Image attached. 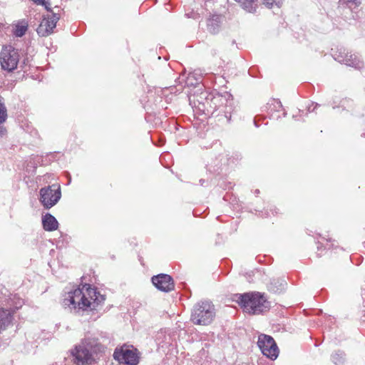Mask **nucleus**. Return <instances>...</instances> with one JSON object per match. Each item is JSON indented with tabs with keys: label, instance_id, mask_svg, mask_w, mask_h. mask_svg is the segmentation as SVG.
<instances>
[{
	"label": "nucleus",
	"instance_id": "nucleus-2",
	"mask_svg": "<svg viewBox=\"0 0 365 365\" xmlns=\"http://www.w3.org/2000/svg\"><path fill=\"white\" fill-rule=\"evenodd\" d=\"M214 306L209 302L197 303L192 311L191 320L195 324L207 325L211 323L215 316Z\"/></svg>",
	"mask_w": 365,
	"mask_h": 365
},
{
	"label": "nucleus",
	"instance_id": "nucleus-23",
	"mask_svg": "<svg viewBox=\"0 0 365 365\" xmlns=\"http://www.w3.org/2000/svg\"><path fill=\"white\" fill-rule=\"evenodd\" d=\"M318 106H319V104H317V103H316V104L314 105V106L313 107V108H311V106H309V107H308V111H309V112H314V111L315 110L316 108H317V107H318Z\"/></svg>",
	"mask_w": 365,
	"mask_h": 365
},
{
	"label": "nucleus",
	"instance_id": "nucleus-6",
	"mask_svg": "<svg viewBox=\"0 0 365 365\" xmlns=\"http://www.w3.org/2000/svg\"><path fill=\"white\" fill-rule=\"evenodd\" d=\"M257 345L262 353L271 359H275L279 354L278 347L274 339L266 334H260L258 337Z\"/></svg>",
	"mask_w": 365,
	"mask_h": 365
},
{
	"label": "nucleus",
	"instance_id": "nucleus-25",
	"mask_svg": "<svg viewBox=\"0 0 365 365\" xmlns=\"http://www.w3.org/2000/svg\"><path fill=\"white\" fill-rule=\"evenodd\" d=\"M33 1H34L35 3H38V1H40L41 0H32Z\"/></svg>",
	"mask_w": 365,
	"mask_h": 365
},
{
	"label": "nucleus",
	"instance_id": "nucleus-16",
	"mask_svg": "<svg viewBox=\"0 0 365 365\" xmlns=\"http://www.w3.org/2000/svg\"><path fill=\"white\" fill-rule=\"evenodd\" d=\"M85 286H89V284H85ZM87 292H88L89 295H91V293H93V296L95 297V298L93 299V297L91 296V299H93V302H91V304H92L91 307V309H94L96 308V306H95L96 304H98L105 300V297L103 295H101L99 294V292H97L96 290H94L93 289H91L90 287H88V288L87 289Z\"/></svg>",
	"mask_w": 365,
	"mask_h": 365
},
{
	"label": "nucleus",
	"instance_id": "nucleus-5",
	"mask_svg": "<svg viewBox=\"0 0 365 365\" xmlns=\"http://www.w3.org/2000/svg\"><path fill=\"white\" fill-rule=\"evenodd\" d=\"M63 304L65 306L72 305L75 309L78 307L83 310L91 307L92 305L91 302L86 297L85 294L80 288L69 292L67 297L63 299Z\"/></svg>",
	"mask_w": 365,
	"mask_h": 365
},
{
	"label": "nucleus",
	"instance_id": "nucleus-11",
	"mask_svg": "<svg viewBox=\"0 0 365 365\" xmlns=\"http://www.w3.org/2000/svg\"><path fill=\"white\" fill-rule=\"evenodd\" d=\"M152 282L158 290L162 292H169L175 288L173 278L166 274H160L153 277Z\"/></svg>",
	"mask_w": 365,
	"mask_h": 365
},
{
	"label": "nucleus",
	"instance_id": "nucleus-17",
	"mask_svg": "<svg viewBox=\"0 0 365 365\" xmlns=\"http://www.w3.org/2000/svg\"><path fill=\"white\" fill-rule=\"evenodd\" d=\"M7 118V110L4 99L0 96V124L4 123Z\"/></svg>",
	"mask_w": 365,
	"mask_h": 365
},
{
	"label": "nucleus",
	"instance_id": "nucleus-19",
	"mask_svg": "<svg viewBox=\"0 0 365 365\" xmlns=\"http://www.w3.org/2000/svg\"><path fill=\"white\" fill-rule=\"evenodd\" d=\"M38 4H41V5L44 6H45V9H46L48 12H51V14H52L53 13H54V12L52 11L51 8L50 7L51 4H50L49 0H41L40 1H38Z\"/></svg>",
	"mask_w": 365,
	"mask_h": 365
},
{
	"label": "nucleus",
	"instance_id": "nucleus-12",
	"mask_svg": "<svg viewBox=\"0 0 365 365\" xmlns=\"http://www.w3.org/2000/svg\"><path fill=\"white\" fill-rule=\"evenodd\" d=\"M71 354L75 357L77 365H91L93 361L91 353L82 345L76 346Z\"/></svg>",
	"mask_w": 365,
	"mask_h": 365
},
{
	"label": "nucleus",
	"instance_id": "nucleus-7",
	"mask_svg": "<svg viewBox=\"0 0 365 365\" xmlns=\"http://www.w3.org/2000/svg\"><path fill=\"white\" fill-rule=\"evenodd\" d=\"M113 358L120 363L128 365H136L139 362L136 349H130L126 346L116 348L113 353Z\"/></svg>",
	"mask_w": 365,
	"mask_h": 365
},
{
	"label": "nucleus",
	"instance_id": "nucleus-10",
	"mask_svg": "<svg viewBox=\"0 0 365 365\" xmlns=\"http://www.w3.org/2000/svg\"><path fill=\"white\" fill-rule=\"evenodd\" d=\"M59 19V14L57 13H53L51 16L43 18L36 29L37 34L40 36H48L50 35L56 27Z\"/></svg>",
	"mask_w": 365,
	"mask_h": 365
},
{
	"label": "nucleus",
	"instance_id": "nucleus-8",
	"mask_svg": "<svg viewBox=\"0 0 365 365\" xmlns=\"http://www.w3.org/2000/svg\"><path fill=\"white\" fill-rule=\"evenodd\" d=\"M334 58L339 63H344L347 66L361 68L363 66V62L355 54L346 52L345 49H340L333 53Z\"/></svg>",
	"mask_w": 365,
	"mask_h": 365
},
{
	"label": "nucleus",
	"instance_id": "nucleus-4",
	"mask_svg": "<svg viewBox=\"0 0 365 365\" xmlns=\"http://www.w3.org/2000/svg\"><path fill=\"white\" fill-rule=\"evenodd\" d=\"M39 201L45 209L53 207L61 199V192L56 185L46 186L39 191Z\"/></svg>",
	"mask_w": 365,
	"mask_h": 365
},
{
	"label": "nucleus",
	"instance_id": "nucleus-13",
	"mask_svg": "<svg viewBox=\"0 0 365 365\" xmlns=\"http://www.w3.org/2000/svg\"><path fill=\"white\" fill-rule=\"evenodd\" d=\"M43 227L45 230L51 232L58 229V222L51 214L47 213L42 217Z\"/></svg>",
	"mask_w": 365,
	"mask_h": 365
},
{
	"label": "nucleus",
	"instance_id": "nucleus-20",
	"mask_svg": "<svg viewBox=\"0 0 365 365\" xmlns=\"http://www.w3.org/2000/svg\"><path fill=\"white\" fill-rule=\"evenodd\" d=\"M274 3H275V0H263V4L267 8H272Z\"/></svg>",
	"mask_w": 365,
	"mask_h": 365
},
{
	"label": "nucleus",
	"instance_id": "nucleus-24",
	"mask_svg": "<svg viewBox=\"0 0 365 365\" xmlns=\"http://www.w3.org/2000/svg\"><path fill=\"white\" fill-rule=\"evenodd\" d=\"M346 2H353V3H355V4H357L356 3L357 0H346Z\"/></svg>",
	"mask_w": 365,
	"mask_h": 365
},
{
	"label": "nucleus",
	"instance_id": "nucleus-3",
	"mask_svg": "<svg viewBox=\"0 0 365 365\" xmlns=\"http://www.w3.org/2000/svg\"><path fill=\"white\" fill-rule=\"evenodd\" d=\"M19 61V53L11 45L4 46L0 53V63L3 70L9 72L13 71L17 68Z\"/></svg>",
	"mask_w": 365,
	"mask_h": 365
},
{
	"label": "nucleus",
	"instance_id": "nucleus-9",
	"mask_svg": "<svg viewBox=\"0 0 365 365\" xmlns=\"http://www.w3.org/2000/svg\"><path fill=\"white\" fill-rule=\"evenodd\" d=\"M225 21V16L220 14L210 13L206 18V29L207 31L212 34H217Z\"/></svg>",
	"mask_w": 365,
	"mask_h": 365
},
{
	"label": "nucleus",
	"instance_id": "nucleus-21",
	"mask_svg": "<svg viewBox=\"0 0 365 365\" xmlns=\"http://www.w3.org/2000/svg\"><path fill=\"white\" fill-rule=\"evenodd\" d=\"M7 133L6 128L0 126V138L4 136Z\"/></svg>",
	"mask_w": 365,
	"mask_h": 365
},
{
	"label": "nucleus",
	"instance_id": "nucleus-14",
	"mask_svg": "<svg viewBox=\"0 0 365 365\" xmlns=\"http://www.w3.org/2000/svg\"><path fill=\"white\" fill-rule=\"evenodd\" d=\"M13 316L8 309H0V330L5 329L12 322Z\"/></svg>",
	"mask_w": 365,
	"mask_h": 365
},
{
	"label": "nucleus",
	"instance_id": "nucleus-1",
	"mask_svg": "<svg viewBox=\"0 0 365 365\" xmlns=\"http://www.w3.org/2000/svg\"><path fill=\"white\" fill-rule=\"evenodd\" d=\"M235 301L248 314H258L269 308V303L259 293L237 294Z\"/></svg>",
	"mask_w": 365,
	"mask_h": 365
},
{
	"label": "nucleus",
	"instance_id": "nucleus-22",
	"mask_svg": "<svg viewBox=\"0 0 365 365\" xmlns=\"http://www.w3.org/2000/svg\"><path fill=\"white\" fill-rule=\"evenodd\" d=\"M338 357H339V354H335L332 356V359L335 364H336L337 362H340V360H337Z\"/></svg>",
	"mask_w": 365,
	"mask_h": 365
},
{
	"label": "nucleus",
	"instance_id": "nucleus-15",
	"mask_svg": "<svg viewBox=\"0 0 365 365\" xmlns=\"http://www.w3.org/2000/svg\"><path fill=\"white\" fill-rule=\"evenodd\" d=\"M287 283L280 279H273L269 285V289L275 293H280L286 288Z\"/></svg>",
	"mask_w": 365,
	"mask_h": 365
},
{
	"label": "nucleus",
	"instance_id": "nucleus-18",
	"mask_svg": "<svg viewBox=\"0 0 365 365\" xmlns=\"http://www.w3.org/2000/svg\"><path fill=\"white\" fill-rule=\"evenodd\" d=\"M27 24H17L16 26V28H15V30H14V35L17 37H21L23 36L25 34H26V31H27Z\"/></svg>",
	"mask_w": 365,
	"mask_h": 365
}]
</instances>
